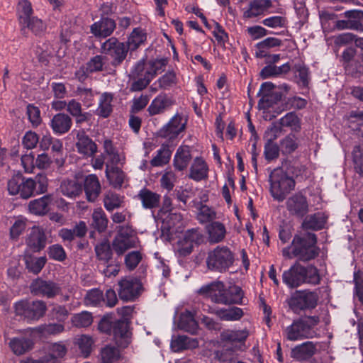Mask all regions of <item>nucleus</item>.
I'll return each instance as SVG.
<instances>
[{
    "label": "nucleus",
    "instance_id": "nucleus-7",
    "mask_svg": "<svg viewBox=\"0 0 363 363\" xmlns=\"http://www.w3.org/2000/svg\"><path fill=\"white\" fill-rule=\"evenodd\" d=\"M118 294L124 301H135L141 295L143 287L141 281L135 277H126L118 281Z\"/></svg>",
    "mask_w": 363,
    "mask_h": 363
},
{
    "label": "nucleus",
    "instance_id": "nucleus-55",
    "mask_svg": "<svg viewBox=\"0 0 363 363\" xmlns=\"http://www.w3.org/2000/svg\"><path fill=\"white\" fill-rule=\"evenodd\" d=\"M77 344L82 355L87 357L91 352L94 340L89 335H82L77 339Z\"/></svg>",
    "mask_w": 363,
    "mask_h": 363
},
{
    "label": "nucleus",
    "instance_id": "nucleus-37",
    "mask_svg": "<svg viewBox=\"0 0 363 363\" xmlns=\"http://www.w3.org/2000/svg\"><path fill=\"white\" fill-rule=\"evenodd\" d=\"M124 196L113 191H107L104 194V205L105 208L111 212L124 206Z\"/></svg>",
    "mask_w": 363,
    "mask_h": 363
},
{
    "label": "nucleus",
    "instance_id": "nucleus-62",
    "mask_svg": "<svg viewBox=\"0 0 363 363\" xmlns=\"http://www.w3.org/2000/svg\"><path fill=\"white\" fill-rule=\"evenodd\" d=\"M179 328L188 333L194 334L197 330V323L191 315H182L179 322Z\"/></svg>",
    "mask_w": 363,
    "mask_h": 363
},
{
    "label": "nucleus",
    "instance_id": "nucleus-42",
    "mask_svg": "<svg viewBox=\"0 0 363 363\" xmlns=\"http://www.w3.org/2000/svg\"><path fill=\"white\" fill-rule=\"evenodd\" d=\"M106 175L110 183L116 188L121 187L124 182V172L118 167H110L106 164Z\"/></svg>",
    "mask_w": 363,
    "mask_h": 363
},
{
    "label": "nucleus",
    "instance_id": "nucleus-25",
    "mask_svg": "<svg viewBox=\"0 0 363 363\" xmlns=\"http://www.w3.org/2000/svg\"><path fill=\"white\" fill-rule=\"evenodd\" d=\"M60 190L65 196L75 199L82 194L83 186L76 179H65L61 182Z\"/></svg>",
    "mask_w": 363,
    "mask_h": 363
},
{
    "label": "nucleus",
    "instance_id": "nucleus-29",
    "mask_svg": "<svg viewBox=\"0 0 363 363\" xmlns=\"http://www.w3.org/2000/svg\"><path fill=\"white\" fill-rule=\"evenodd\" d=\"M208 167L201 157H196L191 166L189 178L199 182L208 177Z\"/></svg>",
    "mask_w": 363,
    "mask_h": 363
},
{
    "label": "nucleus",
    "instance_id": "nucleus-11",
    "mask_svg": "<svg viewBox=\"0 0 363 363\" xmlns=\"http://www.w3.org/2000/svg\"><path fill=\"white\" fill-rule=\"evenodd\" d=\"M286 206L289 213L298 218H303L308 212L307 198L301 193H296L288 198Z\"/></svg>",
    "mask_w": 363,
    "mask_h": 363
},
{
    "label": "nucleus",
    "instance_id": "nucleus-4",
    "mask_svg": "<svg viewBox=\"0 0 363 363\" xmlns=\"http://www.w3.org/2000/svg\"><path fill=\"white\" fill-rule=\"evenodd\" d=\"M269 182V191L273 199L283 201L286 196L295 188L296 182L282 168H276L271 172Z\"/></svg>",
    "mask_w": 363,
    "mask_h": 363
},
{
    "label": "nucleus",
    "instance_id": "nucleus-40",
    "mask_svg": "<svg viewBox=\"0 0 363 363\" xmlns=\"http://www.w3.org/2000/svg\"><path fill=\"white\" fill-rule=\"evenodd\" d=\"M113 96L109 93H104L99 99V106L96 111V114L102 117L107 118L112 113Z\"/></svg>",
    "mask_w": 363,
    "mask_h": 363
},
{
    "label": "nucleus",
    "instance_id": "nucleus-14",
    "mask_svg": "<svg viewBox=\"0 0 363 363\" xmlns=\"http://www.w3.org/2000/svg\"><path fill=\"white\" fill-rule=\"evenodd\" d=\"M315 332H309L308 326L304 324L303 318L294 320L286 329V337L291 341L300 340L305 338H311Z\"/></svg>",
    "mask_w": 363,
    "mask_h": 363
},
{
    "label": "nucleus",
    "instance_id": "nucleus-21",
    "mask_svg": "<svg viewBox=\"0 0 363 363\" xmlns=\"http://www.w3.org/2000/svg\"><path fill=\"white\" fill-rule=\"evenodd\" d=\"M47 238L43 230L33 228L26 239L28 247L33 252H39L45 248Z\"/></svg>",
    "mask_w": 363,
    "mask_h": 363
},
{
    "label": "nucleus",
    "instance_id": "nucleus-44",
    "mask_svg": "<svg viewBox=\"0 0 363 363\" xmlns=\"http://www.w3.org/2000/svg\"><path fill=\"white\" fill-rule=\"evenodd\" d=\"M277 136L274 135L268 139L264 145V156L267 162L277 160L279 157L280 147L274 142Z\"/></svg>",
    "mask_w": 363,
    "mask_h": 363
},
{
    "label": "nucleus",
    "instance_id": "nucleus-46",
    "mask_svg": "<svg viewBox=\"0 0 363 363\" xmlns=\"http://www.w3.org/2000/svg\"><path fill=\"white\" fill-rule=\"evenodd\" d=\"M146 40L145 33L140 28H135L130 35L126 46L128 50H136Z\"/></svg>",
    "mask_w": 363,
    "mask_h": 363
},
{
    "label": "nucleus",
    "instance_id": "nucleus-34",
    "mask_svg": "<svg viewBox=\"0 0 363 363\" xmlns=\"http://www.w3.org/2000/svg\"><path fill=\"white\" fill-rule=\"evenodd\" d=\"M326 218L322 213H316L307 216L302 223L303 230H319L324 228Z\"/></svg>",
    "mask_w": 363,
    "mask_h": 363
},
{
    "label": "nucleus",
    "instance_id": "nucleus-23",
    "mask_svg": "<svg viewBox=\"0 0 363 363\" xmlns=\"http://www.w3.org/2000/svg\"><path fill=\"white\" fill-rule=\"evenodd\" d=\"M83 189L88 201L94 202L99 197L101 189L98 177L95 174H89L86 177Z\"/></svg>",
    "mask_w": 363,
    "mask_h": 363
},
{
    "label": "nucleus",
    "instance_id": "nucleus-63",
    "mask_svg": "<svg viewBox=\"0 0 363 363\" xmlns=\"http://www.w3.org/2000/svg\"><path fill=\"white\" fill-rule=\"evenodd\" d=\"M216 217L213 209L206 205H201L197 215V218L201 223H211Z\"/></svg>",
    "mask_w": 363,
    "mask_h": 363
},
{
    "label": "nucleus",
    "instance_id": "nucleus-64",
    "mask_svg": "<svg viewBox=\"0 0 363 363\" xmlns=\"http://www.w3.org/2000/svg\"><path fill=\"white\" fill-rule=\"evenodd\" d=\"M106 61V57L103 55H96L91 57L86 64L87 70L91 73L101 72L103 70Z\"/></svg>",
    "mask_w": 363,
    "mask_h": 363
},
{
    "label": "nucleus",
    "instance_id": "nucleus-20",
    "mask_svg": "<svg viewBox=\"0 0 363 363\" xmlns=\"http://www.w3.org/2000/svg\"><path fill=\"white\" fill-rule=\"evenodd\" d=\"M33 340L27 336L15 337L11 338L9 342V348L17 356L28 352L33 348Z\"/></svg>",
    "mask_w": 363,
    "mask_h": 363
},
{
    "label": "nucleus",
    "instance_id": "nucleus-53",
    "mask_svg": "<svg viewBox=\"0 0 363 363\" xmlns=\"http://www.w3.org/2000/svg\"><path fill=\"white\" fill-rule=\"evenodd\" d=\"M47 259L45 257H29L26 259V268L29 272L35 274H38L46 264Z\"/></svg>",
    "mask_w": 363,
    "mask_h": 363
},
{
    "label": "nucleus",
    "instance_id": "nucleus-16",
    "mask_svg": "<svg viewBox=\"0 0 363 363\" xmlns=\"http://www.w3.org/2000/svg\"><path fill=\"white\" fill-rule=\"evenodd\" d=\"M183 118L180 114H176L171 120L164 125L159 131V135L162 138H168L173 139L184 130L186 127L185 122L183 123Z\"/></svg>",
    "mask_w": 363,
    "mask_h": 363
},
{
    "label": "nucleus",
    "instance_id": "nucleus-61",
    "mask_svg": "<svg viewBox=\"0 0 363 363\" xmlns=\"http://www.w3.org/2000/svg\"><path fill=\"white\" fill-rule=\"evenodd\" d=\"M35 190V182L32 179H25L23 177L19 195L23 199H28L31 197Z\"/></svg>",
    "mask_w": 363,
    "mask_h": 363
},
{
    "label": "nucleus",
    "instance_id": "nucleus-51",
    "mask_svg": "<svg viewBox=\"0 0 363 363\" xmlns=\"http://www.w3.org/2000/svg\"><path fill=\"white\" fill-rule=\"evenodd\" d=\"M22 26L23 27L22 30H23L25 28H28L35 35H40L45 31L46 29V26L43 22V21L34 16H33L28 21H26L23 24H22Z\"/></svg>",
    "mask_w": 363,
    "mask_h": 363
},
{
    "label": "nucleus",
    "instance_id": "nucleus-12",
    "mask_svg": "<svg viewBox=\"0 0 363 363\" xmlns=\"http://www.w3.org/2000/svg\"><path fill=\"white\" fill-rule=\"evenodd\" d=\"M72 133L76 135V147L77 152L87 157H92L96 153L98 147L83 130H74Z\"/></svg>",
    "mask_w": 363,
    "mask_h": 363
},
{
    "label": "nucleus",
    "instance_id": "nucleus-57",
    "mask_svg": "<svg viewBox=\"0 0 363 363\" xmlns=\"http://www.w3.org/2000/svg\"><path fill=\"white\" fill-rule=\"evenodd\" d=\"M171 152L167 146H162L157 150V155L151 160L153 167L162 166L169 162Z\"/></svg>",
    "mask_w": 363,
    "mask_h": 363
},
{
    "label": "nucleus",
    "instance_id": "nucleus-59",
    "mask_svg": "<svg viewBox=\"0 0 363 363\" xmlns=\"http://www.w3.org/2000/svg\"><path fill=\"white\" fill-rule=\"evenodd\" d=\"M177 177L173 171L167 170L162 174L160 178V186L162 189L170 191L173 189L175 183L177 182Z\"/></svg>",
    "mask_w": 363,
    "mask_h": 363
},
{
    "label": "nucleus",
    "instance_id": "nucleus-58",
    "mask_svg": "<svg viewBox=\"0 0 363 363\" xmlns=\"http://www.w3.org/2000/svg\"><path fill=\"white\" fill-rule=\"evenodd\" d=\"M262 23L264 26L271 28H285L287 27L288 20L284 16H274L266 18Z\"/></svg>",
    "mask_w": 363,
    "mask_h": 363
},
{
    "label": "nucleus",
    "instance_id": "nucleus-38",
    "mask_svg": "<svg viewBox=\"0 0 363 363\" xmlns=\"http://www.w3.org/2000/svg\"><path fill=\"white\" fill-rule=\"evenodd\" d=\"M179 82V78L174 70H169L160 77L155 82V85H159L160 89L167 91L176 86Z\"/></svg>",
    "mask_w": 363,
    "mask_h": 363
},
{
    "label": "nucleus",
    "instance_id": "nucleus-49",
    "mask_svg": "<svg viewBox=\"0 0 363 363\" xmlns=\"http://www.w3.org/2000/svg\"><path fill=\"white\" fill-rule=\"evenodd\" d=\"M17 11L20 23L22 25L26 21L30 19L33 13V9L30 1L28 0H21L17 6Z\"/></svg>",
    "mask_w": 363,
    "mask_h": 363
},
{
    "label": "nucleus",
    "instance_id": "nucleus-19",
    "mask_svg": "<svg viewBox=\"0 0 363 363\" xmlns=\"http://www.w3.org/2000/svg\"><path fill=\"white\" fill-rule=\"evenodd\" d=\"M208 312L216 315L220 320L223 321L239 320L244 315L242 309L236 306L228 308L209 307Z\"/></svg>",
    "mask_w": 363,
    "mask_h": 363
},
{
    "label": "nucleus",
    "instance_id": "nucleus-36",
    "mask_svg": "<svg viewBox=\"0 0 363 363\" xmlns=\"http://www.w3.org/2000/svg\"><path fill=\"white\" fill-rule=\"evenodd\" d=\"M199 346L196 339L186 335H179L171 342V347L174 352H180L184 350L194 349Z\"/></svg>",
    "mask_w": 363,
    "mask_h": 363
},
{
    "label": "nucleus",
    "instance_id": "nucleus-27",
    "mask_svg": "<svg viewBox=\"0 0 363 363\" xmlns=\"http://www.w3.org/2000/svg\"><path fill=\"white\" fill-rule=\"evenodd\" d=\"M72 125V118L65 113H57L50 121V126L54 133L65 134L67 133Z\"/></svg>",
    "mask_w": 363,
    "mask_h": 363
},
{
    "label": "nucleus",
    "instance_id": "nucleus-31",
    "mask_svg": "<svg viewBox=\"0 0 363 363\" xmlns=\"http://www.w3.org/2000/svg\"><path fill=\"white\" fill-rule=\"evenodd\" d=\"M282 42L280 39L269 37L259 42L255 45V57L257 58H264L268 55V50L271 48L280 47Z\"/></svg>",
    "mask_w": 363,
    "mask_h": 363
},
{
    "label": "nucleus",
    "instance_id": "nucleus-18",
    "mask_svg": "<svg viewBox=\"0 0 363 363\" xmlns=\"http://www.w3.org/2000/svg\"><path fill=\"white\" fill-rule=\"evenodd\" d=\"M136 198L140 201L145 209L152 210L160 206L161 195L147 188H143L137 194Z\"/></svg>",
    "mask_w": 363,
    "mask_h": 363
},
{
    "label": "nucleus",
    "instance_id": "nucleus-41",
    "mask_svg": "<svg viewBox=\"0 0 363 363\" xmlns=\"http://www.w3.org/2000/svg\"><path fill=\"white\" fill-rule=\"evenodd\" d=\"M92 223L91 226L101 233L106 230L108 227V218L104 211V210L99 207L95 208L92 213L91 216Z\"/></svg>",
    "mask_w": 363,
    "mask_h": 363
},
{
    "label": "nucleus",
    "instance_id": "nucleus-3",
    "mask_svg": "<svg viewBox=\"0 0 363 363\" xmlns=\"http://www.w3.org/2000/svg\"><path fill=\"white\" fill-rule=\"evenodd\" d=\"M282 279L283 282L291 289L304 283L317 285L320 282L318 270L315 266L304 267L298 261H296L289 269L284 272Z\"/></svg>",
    "mask_w": 363,
    "mask_h": 363
},
{
    "label": "nucleus",
    "instance_id": "nucleus-50",
    "mask_svg": "<svg viewBox=\"0 0 363 363\" xmlns=\"http://www.w3.org/2000/svg\"><path fill=\"white\" fill-rule=\"evenodd\" d=\"M121 357L119 350L113 345H106L101 350V357L104 363H112Z\"/></svg>",
    "mask_w": 363,
    "mask_h": 363
},
{
    "label": "nucleus",
    "instance_id": "nucleus-9",
    "mask_svg": "<svg viewBox=\"0 0 363 363\" xmlns=\"http://www.w3.org/2000/svg\"><path fill=\"white\" fill-rule=\"evenodd\" d=\"M276 86L270 82L262 84L259 91L257 94L261 96L258 102L259 109H268L277 104L281 100L282 94L280 92L274 91Z\"/></svg>",
    "mask_w": 363,
    "mask_h": 363
},
{
    "label": "nucleus",
    "instance_id": "nucleus-8",
    "mask_svg": "<svg viewBox=\"0 0 363 363\" xmlns=\"http://www.w3.org/2000/svg\"><path fill=\"white\" fill-rule=\"evenodd\" d=\"M101 52L113 58L112 65L118 66L125 59L128 48L124 43L118 41L116 38L106 40L101 47Z\"/></svg>",
    "mask_w": 363,
    "mask_h": 363
},
{
    "label": "nucleus",
    "instance_id": "nucleus-15",
    "mask_svg": "<svg viewBox=\"0 0 363 363\" xmlns=\"http://www.w3.org/2000/svg\"><path fill=\"white\" fill-rule=\"evenodd\" d=\"M318 343L307 341L294 347L291 352V357L298 361L309 360L318 352Z\"/></svg>",
    "mask_w": 363,
    "mask_h": 363
},
{
    "label": "nucleus",
    "instance_id": "nucleus-47",
    "mask_svg": "<svg viewBox=\"0 0 363 363\" xmlns=\"http://www.w3.org/2000/svg\"><path fill=\"white\" fill-rule=\"evenodd\" d=\"M137 243L133 240H125L116 236L112 242L113 249L118 256L123 255L128 250L135 247Z\"/></svg>",
    "mask_w": 363,
    "mask_h": 363
},
{
    "label": "nucleus",
    "instance_id": "nucleus-24",
    "mask_svg": "<svg viewBox=\"0 0 363 363\" xmlns=\"http://www.w3.org/2000/svg\"><path fill=\"white\" fill-rule=\"evenodd\" d=\"M173 104V101L166 94H160L155 97L147 108L150 116H155L163 113Z\"/></svg>",
    "mask_w": 363,
    "mask_h": 363
},
{
    "label": "nucleus",
    "instance_id": "nucleus-22",
    "mask_svg": "<svg viewBox=\"0 0 363 363\" xmlns=\"http://www.w3.org/2000/svg\"><path fill=\"white\" fill-rule=\"evenodd\" d=\"M356 55V50L353 48L345 49L341 56V61L345 72L352 76L360 73L362 65L359 62H352Z\"/></svg>",
    "mask_w": 363,
    "mask_h": 363
},
{
    "label": "nucleus",
    "instance_id": "nucleus-10",
    "mask_svg": "<svg viewBox=\"0 0 363 363\" xmlns=\"http://www.w3.org/2000/svg\"><path fill=\"white\" fill-rule=\"evenodd\" d=\"M30 291L34 295L52 298L60 294L61 287L52 281L38 278L33 281Z\"/></svg>",
    "mask_w": 363,
    "mask_h": 363
},
{
    "label": "nucleus",
    "instance_id": "nucleus-39",
    "mask_svg": "<svg viewBox=\"0 0 363 363\" xmlns=\"http://www.w3.org/2000/svg\"><path fill=\"white\" fill-rule=\"evenodd\" d=\"M46 310L47 306L43 301H28L27 320H38L45 315Z\"/></svg>",
    "mask_w": 363,
    "mask_h": 363
},
{
    "label": "nucleus",
    "instance_id": "nucleus-28",
    "mask_svg": "<svg viewBox=\"0 0 363 363\" xmlns=\"http://www.w3.org/2000/svg\"><path fill=\"white\" fill-rule=\"evenodd\" d=\"M191 147L188 145H182L178 147L174 157V167L178 171L185 169L191 160Z\"/></svg>",
    "mask_w": 363,
    "mask_h": 363
},
{
    "label": "nucleus",
    "instance_id": "nucleus-1",
    "mask_svg": "<svg viewBox=\"0 0 363 363\" xmlns=\"http://www.w3.org/2000/svg\"><path fill=\"white\" fill-rule=\"evenodd\" d=\"M197 293L215 303L229 306L242 305L244 297V291L241 287L235 284L226 286L221 281H215L203 285Z\"/></svg>",
    "mask_w": 363,
    "mask_h": 363
},
{
    "label": "nucleus",
    "instance_id": "nucleus-43",
    "mask_svg": "<svg viewBox=\"0 0 363 363\" xmlns=\"http://www.w3.org/2000/svg\"><path fill=\"white\" fill-rule=\"evenodd\" d=\"M84 301L88 306H101L105 303L103 291L97 288L88 291Z\"/></svg>",
    "mask_w": 363,
    "mask_h": 363
},
{
    "label": "nucleus",
    "instance_id": "nucleus-56",
    "mask_svg": "<svg viewBox=\"0 0 363 363\" xmlns=\"http://www.w3.org/2000/svg\"><path fill=\"white\" fill-rule=\"evenodd\" d=\"M298 147L296 138L294 134H289L280 141V149L283 154H291Z\"/></svg>",
    "mask_w": 363,
    "mask_h": 363
},
{
    "label": "nucleus",
    "instance_id": "nucleus-35",
    "mask_svg": "<svg viewBox=\"0 0 363 363\" xmlns=\"http://www.w3.org/2000/svg\"><path fill=\"white\" fill-rule=\"evenodd\" d=\"M113 248L108 240H103L94 247L96 259L104 264H108L113 257Z\"/></svg>",
    "mask_w": 363,
    "mask_h": 363
},
{
    "label": "nucleus",
    "instance_id": "nucleus-5",
    "mask_svg": "<svg viewBox=\"0 0 363 363\" xmlns=\"http://www.w3.org/2000/svg\"><path fill=\"white\" fill-rule=\"evenodd\" d=\"M235 261L234 253L224 245H219L208 253L206 265L209 270L216 272H225L233 266Z\"/></svg>",
    "mask_w": 363,
    "mask_h": 363
},
{
    "label": "nucleus",
    "instance_id": "nucleus-32",
    "mask_svg": "<svg viewBox=\"0 0 363 363\" xmlns=\"http://www.w3.org/2000/svg\"><path fill=\"white\" fill-rule=\"evenodd\" d=\"M291 70V65L289 62L281 66H276L274 65H268L264 67L260 71L259 75L262 79H268L276 77L282 74H286Z\"/></svg>",
    "mask_w": 363,
    "mask_h": 363
},
{
    "label": "nucleus",
    "instance_id": "nucleus-6",
    "mask_svg": "<svg viewBox=\"0 0 363 363\" xmlns=\"http://www.w3.org/2000/svg\"><path fill=\"white\" fill-rule=\"evenodd\" d=\"M318 301L315 291L308 290L296 291L289 301V308L296 313L301 311L315 308Z\"/></svg>",
    "mask_w": 363,
    "mask_h": 363
},
{
    "label": "nucleus",
    "instance_id": "nucleus-48",
    "mask_svg": "<svg viewBox=\"0 0 363 363\" xmlns=\"http://www.w3.org/2000/svg\"><path fill=\"white\" fill-rule=\"evenodd\" d=\"M279 123L281 127L290 128L292 131L298 132L301 130L300 119L294 112L286 113L280 119Z\"/></svg>",
    "mask_w": 363,
    "mask_h": 363
},
{
    "label": "nucleus",
    "instance_id": "nucleus-45",
    "mask_svg": "<svg viewBox=\"0 0 363 363\" xmlns=\"http://www.w3.org/2000/svg\"><path fill=\"white\" fill-rule=\"evenodd\" d=\"M345 16L353 20H349L348 29L363 31V23L360 21H363V11L350 10L344 13Z\"/></svg>",
    "mask_w": 363,
    "mask_h": 363
},
{
    "label": "nucleus",
    "instance_id": "nucleus-13",
    "mask_svg": "<svg viewBox=\"0 0 363 363\" xmlns=\"http://www.w3.org/2000/svg\"><path fill=\"white\" fill-rule=\"evenodd\" d=\"M112 334L116 343L120 347L125 348L131 342V333L129 331L128 323L125 319L113 322Z\"/></svg>",
    "mask_w": 363,
    "mask_h": 363
},
{
    "label": "nucleus",
    "instance_id": "nucleus-52",
    "mask_svg": "<svg viewBox=\"0 0 363 363\" xmlns=\"http://www.w3.org/2000/svg\"><path fill=\"white\" fill-rule=\"evenodd\" d=\"M150 73L151 78H152V74H151L147 62L144 60H141L138 61L134 67L130 70L128 77L129 78H135V77H146L147 74Z\"/></svg>",
    "mask_w": 363,
    "mask_h": 363
},
{
    "label": "nucleus",
    "instance_id": "nucleus-30",
    "mask_svg": "<svg viewBox=\"0 0 363 363\" xmlns=\"http://www.w3.org/2000/svg\"><path fill=\"white\" fill-rule=\"evenodd\" d=\"M272 6L271 0H253L249 4V8L244 12L243 16L247 18L257 17L263 14Z\"/></svg>",
    "mask_w": 363,
    "mask_h": 363
},
{
    "label": "nucleus",
    "instance_id": "nucleus-17",
    "mask_svg": "<svg viewBox=\"0 0 363 363\" xmlns=\"http://www.w3.org/2000/svg\"><path fill=\"white\" fill-rule=\"evenodd\" d=\"M116 26V22L113 19L101 17L100 21L91 26L90 31L96 38H106L113 33Z\"/></svg>",
    "mask_w": 363,
    "mask_h": 363
},
{
    "label": "nucleus",
    "instance_id": "nucleus-2",
    "mask_svg": "<svg viewBox=\"0 0 363 363\" xmlns=\"http://www.w3.org/2000/svg\"><path fill=\"white\" fill-rule=\"evenodd\" d=\"M317 236L313 233L295 235L289 246L282 250V255L286 259H298V261L309 262L319 255L317 247Z\"/></svg>",
    "mask_w": 363,
    "mask_h": 363
},
{
    "label": "nucleus",
    "instance_id": "nucleus-60",
    "mask_svg": "<svg viewBox=\"0 0 363 363\" xmlns=\"http://www.w3.org/2000/svg\"><path fill=\"white\" fill-rule=\"evenodd\" d=\"M147 74L146 77L129 78L130 82V90L131 91H140L149 85L152 78H151L150 73Z\"/></svg>",
    "mask_w": 363,
    "mask_h": 363
},
{
    "label": "nucleus",
    "instance_id": "nucleus-33",
    "mask_svg": "<svg viewBox=\"0 0 363 363\" xmlns=\"http://www.w3.org/2000/svg\"><path fill=\"white\" fill-rule=\"evenodd\" d=\"M52 201L51 195H45L40 199L33 200L29 203V210L33 214L44 215L48 212V206Z\"/></svg>",
    "mask_w": 363,
    "mask_h": 363
},
{
    "label": "nucleus",
    "instance_id": "nucleus-54",
    "mask_svg": "<svg viewBox=\"0 0 363 363\" xmlns=\"http://www.w3.org/2000/svg\"><path fill=\"white\" fill-rule=\"evenodd\" d=\"M93 322V317L91 313L82 311L74 314L72 318V324L77 328H86Z\"/></svg>",
    "mask_w": 363,
    "mask_h": 363
},
{
    "label": "nucleus",
    "instance_id": "nucleus-26",
    "mask_svg": "<svg viewBox=\"0 0 363 363\" xmlns=\"http://www.w3.org/2000/svg\"><path fill=\"white\" fill-rule=\"evenodd\" d=\"M206 229L208 234V242L211 244L220 242L225 238L226 228L220 222H211L206 225Z\"/></svg>",
    "mask_w": 363,
    "mask_h": 363
}]
</instances>
